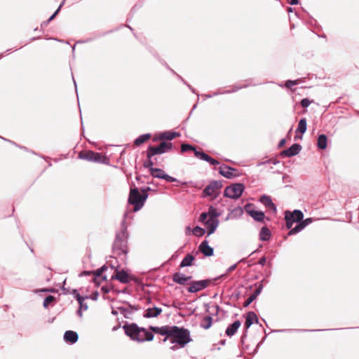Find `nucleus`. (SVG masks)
<instances>
[{"label": "nucleus", "instance_id": "49530a36", "mask_svg": "<svg viewBox=\"0 0 359 359\" xmlns=\"http://www.w3.org/2000/svg\"><path fill=\"white\" fill-rule=\"evenodd\" d=\"M76 297L80 306H82L83 302L85 300V298L83 297H81L79 294H76Z\"/></svg>", "mask_w": 359, "mask_h": 359}, {"label": "nucleus", "instance_id": "a18cd8bd", "mask_svg": "<svg viewBox=\"0 0 359 359\" xmlns=\"http://www.w3.org/2000/svg\"><path fill=\"white\" fill-rule=\"evenodd\" d=\"M208 217V215L207 212H203L199 217V221L201 222H205L208 220L207 218Z\"/></svg>", "mask_w": 359, "mask_h": 359}, {"label": "nucleus", "instance_id": "72a5a7b5", "mask_svg": "<svg viewBox=\"0 0 359 359\" xmlns=\"http://www.w3.org/2000/svg\"><path fill=\"white\" fill-rule=\"evenodd\" d=\"M212 318L211 316H205L201 322V326L204 329H208L211 327Z\"/></svg>", "mask_w": 359, "mask_h": 359}, {"label": "nucleus", "instance_id": "412c9836", "mask_svg": "<svg viewBox=\"0 0 359 359\" xmlns=\"http://www.w3.org/2000/svg\"><path fill=\"white\" fill-rule=\"evenodd\" d=\"M285 213H288V217L291 218L294 222H301L304 217L303 212L299 210L293 212L286 211Z\"/></svg>", "mask_w": 359, "mask_h": 359}, {"label": "nucleus", "instance_id": "f03ea898", "mask_svg": "<svg viewBox=\"0 0 359 359\" xmlns=\"http://www.w3.org/2000/svg\"><path fill=\"white\" fill-rule=\"evenodd\" d=\"M169 339L172 343H176L180 347H184L191 341L190 332L187 329L177 326H172Z\"/></svg>", "mask_w": 359, "mask_h": 359}, {"label": "nucleus", "instance_id": "e433bc0d", "mask_svg": "<svg viewBox=\"0 0 359 359\" xmlns=\"http://www.w3.org/2000/svg\"><path fill=\"white\" fill-rule=\"evenodd\" d=\"M304 229V228L303 225L302 224L301 222H299L294 228L291 229V230L288 233V235H294V234L299 232L300 231H302Z\"/></svg>", "mask_w": 359, "mask_h": 359}, {"label": "nucleus", "instance_id": "5701e85b", "mask_svg": "<svg viewBox=\"0 0 359 359\" xmlns=\"http://www.w3.org/2000/svg\"><path fill=\"white\" fill-rule=\"evenodd\" d=\"M253 323H258V318L257 315L254 312L250 311L247 313L245 322V325L246 328L250 327Z\"/></svg>", "mask_w": 359, "mask_h": 359}, {"label": "nucleus", "instance_id": "cd10ccee", "mask_svg": "<svg viewBox=\"0 0 359 359\" xmlns=\"http://www.w3.org/2000/svg\"><path fill=\"white\" fill-rule=\"evenodd\" d=\"M179 136L180 134L176 132H165L160 135L159 139L161 140H172Z\"/></svg>", "mask_w": 359, "mask_h": 359}, {"label": "nucleus", "instance_id": "393cba45", "mask_svg": "<svg viewBox=\"0 0 359 359\" xmlns=\"http://www.w3.org/2000/svg\"><path fill=\"white\" fill-rule=\"evenodd\" d=\"M78 338L77 333L72 330L66 331L64 335L65 340L72 344L76 342Z\"/></svg>", "mask_w": 359, "mask_h": 359}, {"label": "nucleus", "instance_id": "b1692460", "mask_svg": "<svg viewBox=\"0 0 359 359\" xmlns=\"http://www.w3.org/2000/svg\"><path fill=\"white\" fill-rule=\"evenodd\" d=\"M162 312V309L161 308L154 307L149 308L146 310L145 313L144 314V317L145 318H154L157 317Z\"/></svg>", "mask_w": 359, "mask_h": 359}, {"label": "nucleus", "instance_id": "79ce46f5", "mask_svg": "<svg viewBox=\"0 0 359 359\" xmlns=\"http://www.w3.org/2000/svg\"><path fill=\"white\" fill-rule=\"evenodd\" d=\"M153 165H154V163H153V161L151 160V158H148L147 162L144 163V166L145 168H148L149 169V172H151V168H154L153 167Z\"/></svg>", "mask_w": 359, "mask_h": 359}, {"label": "nucleus", "instance_id": "864d4df0", "mask_svg": "<svg viewBox=\"0 0 359 359\" xmlns=\"http://www.w3.org/2000/svg\"><path fill=\"white\" fill-rule=\"evenodd\" d=\"M285 144V140H282L279 143V147H283Z\"/></svg>", "mask_w": 359, "mask_h": 359}, {"label": "nucleus", "instance_id": "c9c22d12", "mask_svg": "<svg viewBox=\"0 0 359 359\" xmlns=\"http://www.w3.org/2000/svg\"><path fill=\"white\" fill-rule=\"evenodd\" d=\"M209 218L208 219H217V217L218 216L217 210L214 208L213 207H210L208 210V212H207Z\"/></svg>", "mask_w": 359, "mask_h": 359}, {"label": "nucleus", "instance_id": "bb28decb", "mask_svg": "<svg viewBox=\"0 0 359 359\" xmlns=\"http://www.w3.org/2000/svg\"><path fill=\"white\" fill-rule=\"evenodd\" d=\"M260 201L263 203L266 207L269 208L273 211L276 210V208L275 204L272 202L271 198L267 196H263L260 198Z\"/></svg>", "mask_w": 359, "mask_h": 359}, {"label": "nucleus", "instance_id": "a19ab883", "mask_svg": "<svg viewBox=\"0 0 359 359\" xmlns=\"http://www.w3.org/2000/svg\"><path fill=\"white\" fill-rule=\"evenodd\" d=\"M298 83H299V80H295V81L288 80L285 83V87L289 88H291L292 86L298 84Z\"/></svg>", "mask_w": 359, "mask_h": 359}, {"label": "nucleus", "instance_id": "ea45409f", "mask_svg": "<svg viewBox=\"0 0 359 359\" xmlns=\"http://www.w3.org/2000/svg\"><path fill=\"white\" fill-rule=\"evenodd\" d=\"M54 299H55L54 297H53L51 295L46 297L43 301V306L45 307L48 306V305L50 304Z\"/></svg>", "mask_w": 359, "mask_h": 359}, {"label": "nucleus", "instance_id": "7c9ffc66", "mask_svg": "<svg viewBox=\"0 0 359 359\" xmlns=\"http://www.w3.org/2000/svg\"><path fill=\"white\" fill-rule=\"evenodd\" d=\"M151 137L150 134H144L138 137L134 142V144L135 146H140L141 144L146 142L147 140H149Z\"/></svg>", "mask_w": 359, "mask_h": 359}, {"label": "nucleus", "instance_id": "473e14b6", "mask_svg": "<svg viewBox=\"0 0 359 359\" xmlns=\"http://www.w3.org/2000/svg\"><path fill=\"white\" fill-rule=\"evenodd\" d=\"M306 119L305 118H302L298 123V127L296 132L302 134L304 133L306 130Z\"/></svg>", "mask_w": 359, "mask_h": 359}, {"label": "nucleus", "instance_id": "de8ad7c7", "mask_svg": "<svg viewBox=\"0 0 359 359\" xmlns=\"http://www.w3.org/2000/svg\"><path fill=\"white\" fill-rule=\"evenodd\" d=\"M105 267L104 266H102V268L97 269L96 271H95V275L97 276H100L102 275V272L104 271V270H105Z\"/></svg>", "mask_w": 359, "mask_h": 359}, {"label": "nucleus", "instance_id": "9d476101", "mask_svg": "<svg viewBox=\"0 0 359 359\" xmlns=\"http://www.w3.org/2000/svg\"><path fill=\"white\" fill-rule=\"evenodd\" d=\"M210 281L208 280L193 281L190 283L187 290L189 292L195 293L207 287Z\"/></svg>", "mask_w": 359, "mask_h": 359}, {"label": "nucleus", "instance_id": "0eeeda50", "mask_svg": "<svg viewBox=\"0 0 359 359\" xmlns=\"http://www.w3.org/2000/svg\"><path fill=\"white\" fill-rule=\"evenodd\" d=\"M222 187V183L220 181H212L208 185L203 191V196H211L212 199L215 198Z\"/></svg>", "mask_w": 359, "mask_h": 359}, {"label": "nucleus", "instance_id": "58836bf2", "mask_svg": "<svg viewBox=\"0 0 359 359\" xmlns=\"http://www.w3.org/2000/svg\"><path fill=\"white\" fill-rule=\"evenodd\" d=\"M285 221H286V227L288 229H292V226L293 225L294 222L291 219V218L288 217V213H285Z\"/></svg>", "mask_w": 359, "mask_h": 359}, {"label": "nucleus", "instance_id": "c03bdc74", "mask_svg": "<svg viewBox=\"0 0 359 359\" xmlns=\"http://www.w3.org/2000/svg\"><path fill=\"white\" fill-rule=\"evenodd\" d=\"M311 103V101H310L307 98H304V99L302 100V101H301V104L303 107H309Z\"/></svg>", "mask_w": 359, "mask_h": 359}, {"label": "nucleus", "instance_id": "aec40b11", "mask_svg": "<svg viewBox=\"0 0 359 359\" xmlns=\"http://www.w3.org/2000/svg\"><path fill=\"white\" fill-rule=\"evenodd\" d=\"M262 285H259L258 287L255 290L253 293L246 299V301L243 304L244 307L248 306L261 293L262 290Z\"/></svg>", "mask_w": 359, "mask_h": 359}, {"label": "nucleus", "instance_id": "4be33fe9", "mask_svg": "<svg viewBox=\"0 0 359 359\" xmlns=\"http://www.w3.org/2000/svg\"><path fill=\"white\" fill-rule=\"evenodd\" d=\"M205 224L208 229V236H210L217 229V227L219 224V221H218V219H208L205 222Z\"/></svg>", "mask_w": 359, "mask_h": 359}, {"label": "nucleus", "instance_id": "4468645a", "mask_svg": "<svg viewBox=\"0 0 359 359\" xmlns=\"http://www.w3.org/2000/svg\"><path fill=\"white\" fill-rule=\"evenodd\" d=\"M301 149L302 147L300 144H294L289 149L281 151L280 155L282 156L291 157L298 154Z\"/></svg>", "mask_w": 359, "mask_h": 359}, {"label": "nucleus", "instance_id": "ddd939ff", "mask_svg": "<svg viewBox=\"0 0 359 359\" xmlns=\"http://www.w3.org/2000/svg\"><path fill=\"white\" fill-rule=\"evenodd\" d=\"M150 174L154 177L164 179L168 182H175L176 179L165 173L164 170L160 168H151Z\"/></svg>", "mask_w": 359, "mask_h": 359}, {"label": "nucleus", "instance_id": "7ed1b4c3", "mask_svg": "<svg viewBox=\"0 0 359 359\" xmlns=\"http://www.w3.org/2000/svg\"><path fill=\"white\" fill-rule=\"evenodd\" d=\"M146 189H142L141 194L137 188L130 189L128 202L134 205V211L140 210L144 205L148 195Z\"/></svg>", "mask_w": 359, "mask_h": 359}, {"label": "nucleus", "instance_id": "dca6fc26", "mask_svg": "<svg viewBox=\"0 0 359 359\" xmlns=\"http://www.w3.org/2000/svg\"><path fill=\"white\" fill-rule=\"evenodd\" d=\"M194 155H195V156L196 158H198L199 159H201V160H203V161H208L211 165H218L219 164V161H217L216 159L212 158L209 155L206 154L205 153H204L202 151H197L196 149V151L194 152Z\"/></svg>", "mask_w": 359, "mask_h": 359}, {"label": "nucleus", "instance_id": "1a4fd4ad", "mask_svg": "<svg viewBox=\"0 0 359 359\" xmlns=\"http://www.w3.org/2000/svg\"><path fill=\"white\" fill-rule=\"evenodd\" d=\"M219 172L220 175L228 179H232L238 177L241 173L239 171L233 168L226 165H222L219 168Z\"/></svg>", "mask_w": 359, "mask_h": 359}, {"label": "nucleus", "instance_id": "6ab92c4d", "mask_svg": "<svg viewBox=\"0 0 359 359\" xmlns=\"http://www.w3.org/2000/svg\"><path fill=\"white\" fill-rule=\"evenodd\" d=\"M191 278V276H186L180 272L175 273L172 276V280L180 285H184Z\"/></svg>", "mask_w": 359, "mask_h": 359}, {"label": "nucleus", "instance_id": "f704fd0d", "mask_svg": "<svg viewBox=\"0 0 359 359\" xmlns=\"http://www.w3.org/2000/svg\"><path fill=\"white\" fill-rule=\"evenodd\" d=\"M196 149L194 146L189 144H182L181 145L182 153L187 152V151H193L194 152H195Z\"/></svg>", "mask_w": 359, "mask_h": 359}, {"label": "nucleus", "instance_id": "f257e3e1", "mask_svg": "<svg viewBox=\"0 0 359 359\" xmlns=\"http://www.w3.org/2000/svg\"><path fill=\"white\" fill-rule=\"evenodd\" d=\"M124 332L132 340L137 342L150 341L154 339L152 332L148 331L144 327H139L135 323L124 325L123 327Z\"/></svg>", "mask_w": 359, "mask_h": 359}, {"label": "nucleus", "instance_id": "f3484780", "mask_svg": "<svg viewBox=\"0 0 359 359\" xmlns=\"http://www.w3.org/2000/svg\"><path fill=\"white\" fill-rule=\"evenodd\" d=\"M112 278L117 279L122 283H128L130 281L131 278L126 271H116V274L112 276Z\"/></svg>", "mask_w": 359, "mask_h": 359}, {"label": "nucleus", "instance_id": "a211bd4d", "mask_svg": "<svg viewBox=\"0 0 359 359\" xmlns=\"http://www.w3.org/2000/svg\"><path fill=\"white\" fill-rule=\"evenodd\" d=\"M199 250L206 257L213 255V248L208 245V242L206 240L200 244Z\"/></svg>", "mask_w": 359, "mask_h": 359}, {"label": "nucleus", "instance_id": "a878e982", "mask_svg": "<svg viewBox=\"0 0 359 359\" xmlns=\"http://www.w3.org/2000/svg\"><path fill=\"white\" fill-rule=\"evenodd\" d=\"M241 326V322L239 320H236L233 323L231 324L226 330V334L229 337L233 336L239 327Z\"/></svg>", "mask_w": 359, "mask_h": 359}, {"label": "nucleus", "instance_id": "09e8293b", "mask_svg": "<svg viewBox=\"0 0 359 359\" xmlns=\"http://www.w3.org/2000/svg\"><path fill=\"white\" fill-rule=\"evenodd\" d=\"M60 10V8L49 18L48 21H51L57 15Z\"/></svg>", "mask_w": 359, "mask_h": 359}, {"label": "nucleus", "instance_id": "37998d69", "mask_svg": "<svg viewBox=\"0 0 359 359\" xmlns=\"http://www.w3.org/2000/svg\"><path fill=\"white\" fill-rule=\"evenodd\" d=\"M313 222V219L312 218H307L304 220H302L301 221V223L303 225L304 228H305L306 226L309 225L310 224H311Z\"/></svg>", "mask_w": 359, "mask_h": 359}, {"label": "nucleus", "instance_id": "423d86ee", "mask_svg": "<svg viewBox=\"0 0 359 359\" xmlns=\"http://www.w3.org/2000/svg\"><path fill=\"white\" fill-rule=\"evenodd\" d=\"M243 190V184L236 183L226 187L224 195L230 198L237 199L241 196Z\"/></svg>", "mask_w": 359, "mask_h": 359}, {"label": "nucleus", "instance_id": "20e7f679", "mask_svg": "<svg viewBox=\"0 0 359 359\" xmlns=\"http://www.w3.org/2000/svg\"><path fill=\"white\" fill-rule=\"evenodd\" d=\"M113 252L116 255H126L128 252L127 234L126 229L116 234L113 246Z\"/></svg>", "mask_w": 359, "mask_h": 359}, {"label": "nucleus", "instance_id": "9b49d317", "mask_svg": "<svg viewBox=\"0 0 359 359\" xmlns=\"http://www.w3.org/2000/svg\"><path fill=\"white\" fill-rule=\"evenodd\" d=\"M245 210L257 222H262L264 219L265 215L262 211L255 210L253 209L252 204H248L245 206Z\"/></svg>", "mask_w": 359, "mask_h": 359}, {"label": "nucleus", "instance_id": "4c0bfd02", "mask_svg": "<svg viewBox=\"0 0 359 359\" xmlns=\"http://www.w3.org/2000/svg\"><path fill=\"white\" fill-rule=\"evenodd\" d=\"M193 233L196 236H201L205 233V229L199 226H196L193 229Z\"/></svg>", "mask_w": 359, "mask_h": 359}, {"label": "nucleus", "instance_id": "603ef678", "mask_svg": "<svg viewBox=\"0 0 359 359\" xmlns=\"http://www.w3.org/2000/svg\"><path fill=\"white\" fill-rule=\"evenodd\" d=\"M236 265L231 266V267L229 268L228 272H230V271L234 270L236 269Z\"/></svg>", "mask_w": 359, "mask_h": 359}, {"label": "nucleus", "instance_id": "c85d7f7f", "mask_svg": "<svg viewBox=\"0 0 359 359\" xmlns=\"http://www.w3.org/2000/svg\"><path fill=\"white\" fill-rule=\"evenodd\" d=\"M195 260V257L191 255L188 254L185 256V257L182 259L180 263V267L189 266L193 265V262Z\"/></svg>", "mask_w": 359, "mask_h": 359}, {"label": "nucleus", "instance_id": "6e6552de", "mask_svg": "<svg viewBox=\"0 0 359 359\" xmlns=\"http://www.w3.org/2000/svg\"><path fill=\"white\" fill-rule=\"evenodd\" d=\"M79 157L83 160L97 163L102 162L104 159V156L101 154L90 150L80 151L79 154Z\"/></svg>", "mask_w": 359, "mask_h": 359}, {"label": "nucleus", "instance_id": "8fccbe9b", "mask_svg": "<svg viewBox=\"0 0 359 359\" xmlns=\"http://www.w3.org/2000/svg\"><path fill=\"white\" fill-rule=\"evenodd\" d=\"M259 263L261 264V265H264L265 263H266V258L265 257H262L259 259Z\"/></svg>", "mask_w": 359, "mask_h": 359}, {"label": "nucleus", "instance_id": "2f4dec72", "mask_svg": "<svg viewBox=\"0 0 359 359\" xmlns=\"http://www.w3.org/2000/svg\"><path fill=\"white\" fill-rule=\"evenodd\" d=\"M271 232L266 227H262L259 233V238L262 241H268L270 238Z\"/></svg>", "mask_w": 359, "mask_h": 359}, {"label": "nucleus", "instance_id": "39448f33", "mask_svg": "<svg viewBox=\"0 0 359 359\" xmlns=\"http://www.w3.org/2000/svg\"><path fill=\"white\" fill-rule=\"evenodd\" d=\"M172 144L170 142H162L158 146H150L147 149V156L148 158H151L152 156L156 154H161L165 152L169 151L172 149Z\"/></svg>", "mask_w": 359, "mask_h": 359}, {"label": "nucleus", "instance_id": "c756f323", "mask_svg": "<svg viewBox=\"0 0 359 359\" xmlns=\"http://www.w3.org/2000/svg\"><path fill=\"white\" fill-rule=\"evenodd\" d=\"M327 138L325 135H320L318 138V147L320 149H325L327 147Z\"/></svg>", "mask_w": 359, "mask_h": 359}, {"label": "nucleus", "instance_id": "3c124183", "mask_svg": "<svg viewBox=\"0 0 359 359\" xmlns=\"http://www.w3.org/2000/svg\"><path fill=\"white\" fill-rule=\"evenodd\" d=\"M299 3L298 0H290V4L292 5H296Z\"/></svg>", "mask_w": 359, "mask_h": 359}, {"label": "nucleus", "instance_id": "f8f14e48", "mask_svg": "<svg viewBox=\"0 0 359 359\" xmlns=\"http://www.w3.org/2000/svg\"><path fill=\"white\" fill-rule=\"evenodd\" d=\"M149 330L154 332V333L166 336L165 338L163 339V341H166V340L170 338L172 326L165 325L160 327L150 326Z\"/></svg>", "mask_w": 359, "mask_h": 359}, {"label": "nucleus", "instance_id": "2eb2a0df", "mask_svg": "<svg viewBox=\"0 0 359 359\" xmlns=\"http://www.w3.org/2000/svg\"><path fill=\"white\" fill-rule=\"evenodd\" d=\"M194 155H195V156L196 158H198L199 159H201V160H203V161H208L211 165H218L219 164V161H217L216 159L212 158L209 155L206 154L205 153H204L202 151H197L196 149V151L194 152Z\"/></svg>", "mask_w": 359, "mask_h": 359}]
</instances>
